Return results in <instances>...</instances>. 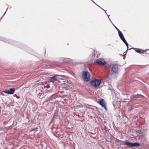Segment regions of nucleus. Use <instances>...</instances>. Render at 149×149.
Listing matches in <instances>:
<instances>
[{"label": "nucleus", "instance_id": "1", "mask_svg": "<svg viewBox=\"0 0 149 149\" xmlns=\"http://www.w3.org/2000/svg\"><path fill=\"white\" fill-rule=\"evenodd\" d=\"M101 80L99 79H95L91 80L90 82V84L92 86L97 88L100 86Z\"/></svg>", "mask_w": 149, "mask_h": 149}, {"label": "nucleus", "instance_id": "2", "mask_svg": "<svg viewBox=\"0 0 149 149\" xmlns=\"http://www.w3.org/2000/svg\"><path fill=\"white\" fill-rule=\"evenodd\" d=\"M112 24L114 26L116 30L118 31L119 36L120 37V39H121V40L126 45H127V46H128V43L127 42L126 40L125 39L122 32L118 28H117L116 26L113 23H112Z\"/></svg>", "mask_w": 149, "mask_h": 149}, {"label": "nucleus", "instance_id": "3", "mask_svg": "<svg viewBox=\"0 0 149 149\" xmlns=\"http://www.w3.org/2000/svg\"><path fill=\"white\" fill-rule=\"evenodd\" d=\"M124 146H127L130 147H134L140 146L139 143L138 142L133 143L129 141H126L123 143L121 144Z\"/></svg>", "mask_w": 149, "mask_h": 149}, {"label": "nucleus", "instance_id": "4", "mask_svg": "<svg viewBox=\"0 0 149 149\" xmlns=\"http://www.w3.org/2000/svg\"><path fill=\"white\" fill-rule=\"evenodd\" d=\"M82 76L83 78L86 82L89 80L91 77L90 73L87 71H83L82 72Z\"/></svg>", "mask_w": 149, "mask_h": 149}, {"label": "nucleus", "instance_id": "5", "mask_svg": "<svg viewBox=\"0 0 149 149\" xmlns=\"http://www.w3.org/2000/svg\"><path fill=\"white\" fill-rule=\"evenodd\" d=\"M118 67L117 64H114L111 69V74H117L118 73Z\"/></svg>", "mask_w": 149, "mask_h": 149}, {"label": "nucleus", "instance_id": "6", "mask_svg": "<svg viewBox=\"0 0 149 149\" xmlns=\"http://www.w3.org/2000/svg\"><path fill=\"white\" fill-rule=\"evenodd\" d=\"M0 40L5 42L13 45H16V44L17 43V42L15 41L13 42L12 40L5 38H0Z\"/></svg>", "mask_w": 149, "mask_h": 149}, {"label": "nucleus", "instance_id": "7", "mask_svg": "<svg viewBox=\"0 0 149 149\" xmlns=\"http://www.w3.org/2000/svg\"><path fill=\"white\" fill-rule=\"evenodd\" d=\"M99 65L104 66L106 64V62L103 58H99L97 59L96 62H94Z\"/></svg>", "mask_w": 149, "mask_h": 149}, {"label": "nucleus", "instance_id": "8", "mask_svg": "<svg viewBox=\"0 0 149 149\" xmlns=\"http://www.w3.org/2000/svg\"><path fill=\"white\" fill-rule=\"evenodd\" d=\"M99 104L102 107H103L106 111H107V109L106 106V102L105 100L102 99L99 100Z\"/></svg>", "mask_w": 149, "mask_h": 149}, {"label": "nucleus", "instance_id": "9", "mask_svg": "<svg viewBox=\"0 0 149 149\" xmlns=\"http://www.w3.org/2000/svg\"><path fill=\"white\" fill-rule=\"evenodd\" d=\"M15 91V89L14 88H10L9 89H6V90L3 91V92L8 94H13Z\"/></svg>", "mask_w": 149, "mask_h": 149}, {"label": "nucleus", "instance_id": "10", "mask_svg": "<svg viewBox=\"0 0 149 149\" xmlns=\"http://www.w3.org/2000/svg\"><path fill=\"white\" fill-rule=\"evenodd\" d=\"M134 49L136 52L139 53L144 54L146 53V50L141 49L132 47V48H130L129 49Z\"/></svg>", "mask_w": 149, "mask_h": 149}, {"label": "nucleus", "instance_id": "11", "mask_svg": "<svg viewBox=\"0 0 149 149\" xmlns=\"http://www.w3.org/2000/svg\"><path fill=\"white\" fill-rule=\"evenodd\" d=\"M59 76H62V75H56L51 77L49 79V81L50 82H54L56 81H59L57 79V77ZM59 82H60L59 81Z\"/></svg>", "mask_w": 149, "mask_h": 149}, {"label": "nucleus", "instance_id": "12", "mask_svg": "<svg viewBox=\"0 0 149 149\" xmlns=\"http://www.w3.org/2000/svg\"><path fill=\"white\" fill-rule=\"evenodd\" d=\"M144 96L141 94H138L133 95L131 96V97L132 99H137V98H141L143 97Z\"/></svg>", "mask_w": 149, "mask_h": 149}, {"label": "nucleus", "instance_id": "13", "mask_svg": "<svg viewBox=\"0 0 149 149\" xmlns=\"http://www.w3.org/2000/svg\"><path fill=\"white\" fill-rule=\"evenodd\" d=\"M139 139L142 143H145L146 141L143 136H140L139 137Z\"/></svg>", "mask_w": 149, "mask_h": 149}, {"label": "nucleus", "instance_id": "14", "mask_svg": "<svg viewBox=\"0 0 149 149\" xmlns=\"http://www.w3.org/2000/svg\"><path fill=\"white\" fill-rule=\"evenodd\" d=\"M50 87V85L49 84H48L46 86H44V88H49Z\"/></svg>", "mask_w": 149, "mask_h": 149}, {"label": "nucleus", "instance_id": "15", "mask_svg": "<svg viewBox=\"0 0 149 149\" xmlns=\"http://www.w3.org/2000/svg\"><path fill=\"white\" fill-rule=\"evenodd\" d=\"M108 90H110L111 91L112 93L113 92V91H114V89L113 88H110V87H109L108 88Z\"/></svg>", "mask_w": 149, "mask_h": 149}, {"label": "nucleus", "instance_id": "16", "mask_svg": "<svg viewBox=\"0 0 149 149\" xmlns=\"http://www.w3.org/2000/svg\"><path fill=\"white\" fill-rule=\"evenodd\" d=\"M38 128L37 127H36L31 130V132L34 131L35 130H36V129H38Z\"/></svg>", "mask_w": 149, "mask_h": 149}, {"label": "nucleus", "instance_id": "17", "mask_svg": "<svg viewBox=\"0 0 149 149\" xmlns=\"http://www.w3.org/2000/svg\"><path fill=\"white\" fill-rule=\"evenodd\" d=\"M8 7L7 8V9H6V12H5V13H4V14L1 17V18H0L1 19H2V18L3 17L4 15L6 13V11H7V9H8Z\"/></svg>", "mask_w": 149, "mask_h": 149}, {"label": "nucleus", "instance_id": "18", "mask_svg": "<svg viewBox=\"0 0 149 149\" xmlns=\"http://www.w3.org/2000/svg\"><path fill=\"white\" fill-rule=\"evenodd\" d=\"M126 45V46H127V50L125 52H126V53H127V52L128 49H129V46H127V45ZM128 45H129L128 44Z\"/></svg>", "mask_w": 149, "mask_h": 149}, {"label": "nucleus", "instance_id": "19", "mask_svg": "<svg viewBox=\"0 0 149 149\" xmlns=\"http://www.w3.org/2000/svg\"><path fill=\"white\" fill-rule=\"evenodd\" d=\"M97 6H98L99 7H100V8H101L102 10L104 11H105V10L104 9H103V8H102L101 7H100L98 5H97Z\"/></svg>", "mask_w": 149, "mask_h": 149}, {"label": "nucleus", "instance_id": "20", "mask_svg": "<svg viewBox=\"0 0 149 149\" xmlns=\"http://www.w3.org/2000/svg\"><path fill=\"white\" fill-rule=\"evenodd\" d=\"M109 15H108V18H109V20H110V21L112 23V24L113 23H112V22H111V19H110V18L109 17Z\"/></svg>", "mask_w": 149, "mask_h": 149}, {"label": "nucleus", "instance_id": "21", "mask_svg": "<svg viewBox=\"0 0 149 149\" xmlns=\"http://www.w3.org/2000/svg\"><path fill=\"white\" fill-rule=\"evenodd\" d=\"M126 54H127V53H126V52H124L123 53V54H124V55H126Z\"/></svg>", "mask_w": 149, "mask_h": 149}, {"label": "nucleus", "instance_id": "22", "mask_svg": "<svg viewBox=\"0 0 149 149\" xmlns=\"http://www.w3.org/2000/svg\"><path fill=\"white\" fill-rule=\"evenodd\" d=\"M105 11V13H106V15H107V16H108V15H107V12H106V10H105V11Z\"/></svg>", "mask_w": 149, "mask_h": 149}, {"label": "nucleus", "instance_id": "23", "mask_svg": "<svg viewBox=\"0 0 149 149\" xmlns=\"http://www.w3.org/2000/svg\"><path fill=\"white\" fill-rule=\"evenodd\" d=\"M94 3L96 4L93 1H92Z\"/></svg>", "mask_w": 149, "mask_h": 149}, {"label": "nucleus", "instance_id": "24", "mask_svg": "<svg viewBox=\"0 0 149 149\" xmlns=\"http://www.w3.org/2000/svg\"><path fill=\"white\" fill-rule=\"evenodd\" d=\"M149 50V49H146V51L147 50Z\"/></svg>", "mask_w": 149, "mask_h": 149}, {"label": "nucleus", "instance_id": "25", "mask_svg": "<svg viewBox=\"0 0 149 149\" xmlns=\"http://www.w3.org/2000/svg\"><path fill=\"white\" fill-rule=\"evenodd\" d=\"M93 55H94V56H95V53L94 54H93Z\"/></svg>", "mask_w": 149, "mask_h": 149}, {"label": "nucleus", "instance_id": "26", "mask_svg": "<svg viewBox=\"0 0 149 149\" xmlns=\"http://www.w3.org/2000/svg\"><path fill=\"white\" fill-rule=\"evenodd\" d=\"M1 19H0V22H1Z\"/></svg>", "mask_w": 149, "mask_h": 149}]
</instances>
